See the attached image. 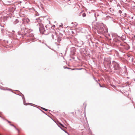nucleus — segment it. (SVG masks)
I'll return each mask as SVG.
<instances>
[{
    "mask_svg": "<svg viewBox=\"0 0 135 135\" xmlns=\"http://www.w3.org/2000/svg\"><path fill=\"white\" fill-rule=\"evenodd\" d=\"M82 15L83 17H85L86 16V14H85V13L84 12H83L82 13Z\"/></svg>",
    "mask_w": 135,
    "mask_h": 135,
    "instance_id": "obj_4",
    "label": "nucleus"
},
{
    "mask_svg": "<svg viewBox=\"0 0 135 135\" xmlns=\"http://www.w3.org/2000/svg\"><path fill=\"white\" fill-rule=\"evenodd\" d=\"M100 30L101 31H102L103 30V28H101Z\"/></svg>",
    "mask_w": 135,
    "mask_h": 135,
    "instance_id": "obj_7",
    "label": "nucleus"
},
{
    "mask_svg": "<svg viewBox=\"0 0 135 135\" xmlns=\"http://www.w3.org/2000/svg\"><path fill=\"white\" fill-rule=\"evenodd\" d=\"M119 13H122V11H120V10H119Z\"/></svg>",
    "mask_w": 135,
    "mask_h": 135,
    "instance_id": "obj_9",
    "label": "nucleus"
},
{
    "mask_svg": "<svg viewBox=\"0 0 135 135\" xmlns=\"http://www.w3.org/2000/svg\"><path fill=\"white\" fill-rule=\"evenodd\" d=\"M12 125V126H14V127H15V128L16 129H17V130L18 131V132H19V130L18 129H17V128H16V127H15V126H14L13 125Z\"/></svg>",
    "mask_w": 135,
    "mask_h": 135,
    "instance_id": "obj_5",
    "label": "nucleus"
},
{
    "mask_svg": "<svg viewBox=\"0 0 135 135\" xmlns=\"http://www.w3.org/2000/svg\"><path fill=\"white\" fill-rule=\"evenodd\" d=\"M18 35H21V36H20V37H23V35L21 34V32H18Z\"/></svg>",
    "mask_w": 135,
    "mask_h": 135,
    "instance_id": "obj_3",
    "label": "nucleus"
},
{
    "mask_svg": "<svg viewBox=\"0 0 135 135\" xmlns=\"http://www.w3.org/2000/svg\"><path fill=\"white\" fill-rule=\"evenodd\" d=\"M83 13V12H81V13Z\"/></svg>",
    "mask_w": 135,
    "mask_h": 135,
    "instance_id": "obj_10",
    "label": "nucleus"
},
{
    "mask_svg": "<svg viewBox=\"0 0 135 135\" xmlns=\"http://www.w3.org/2000/svg\"><path fill=\"white\" fill-rule=\"evenodd\" d=\"M39 30L40 32L43 33L45 31V28H44L43 25L42 24H39Z\"/></svg>",
    "mask_w": 135,
    "mask_h": 135,
    "instance_id": "obj_1",
    "label": "nucleus"
},
{
    "mask_svg": "<svg viewBox=\"0 0 135 135\" xmlns=\"http://www.w3.org/2000/svg\"><path fill=\"white\" fill-rule=\"evenodd\" d=\"M43 109L44 110H45V111H47V109H45V108H43Z\"/></svg>",
    "mask_w": 135,
    "mask_h": 135,
    "instance_id": "obj_8",
    "label": "nucleus"
},
{
    "mask_svg": "<svg viewBox=\"0 0 135 135\" xmlns=\"http://www.w3.org/2000/svg\"><path fill=\"white\" fill-rule=\"evenodd\" d=\"M59 124L61 126V127H64V126L62 124H61V123H60Z\"/></svg>",
    "mask_w": 135,
    "mask_h": 135,
    "instance_id": "obj_6",
    "label": "nucleus"
},
{
    "mask_svg": "<svg viewBox=\"0 0 135 135\" xmlns=\"http://www.w3.org/2000/svg\"><path fill=\"white\" fill-rule=\"evenodd\" d=\"M113 64L114 65V68L115 70H118L119 69V65L114 61H113Z\"/></svg>",
    "mask_w": 135,
    "mask_h": 135,
    "instance_id": "obj_2",
    "label": "nucleus"
}]
</instances>
